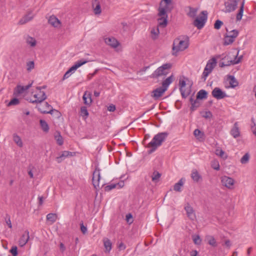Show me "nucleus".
I'll list each match as a JSON object with an SVG mask.
<instances>
[{"mask_svg":"<svg viewBox=\"0 0 256 256\" xmlns=\"http://www.w3.org/2000/svg\"><path fill=\"white\" fill-rule=\"evenodd\" d=\"M168 133L167 132H160L154 136L152 140L148 143L146 147L150 148L148 151L149 154L154 152L157 148L160 146L167 138Z\"/></svg>","mask_w":256,"mask_h":256,"instance_id":"1","label":"nucleus"},{"mask_svg":"<svg viewBox=\"0 0 256 256\" xmlns=\"http://www.w3.org/2000/svg\"><path fill=\"white\" fill-rule=\"evenodd\" d=\"M184 210L186 212L188 216L192 220H194L196 218L193 208L190 206V204L187 203L184 206Z\"/></svg>","mask_w":256,"mask_h":256,"instance_id":"19","label":"nucleus"},{"mask_svg":"<svg viewBox=\"0 0 256 256\" xmlns=\"http://www.w3.org/2000/svg\"><path fill=\"white\" fill-rule=\"evenodd\" d=\"M34 68V61H30L26 62V70L30 72Z\"/></svg>","mask_w":256,"mask_h":256,"instance_id":"48","label":"nucleus"},{"mask_svg":"<svg viewBox=\"0 0 256 256\" xmlns=\"http://www.w3.org/2000/svg\"><path fill=\"white\" fill-rule=\"evenodd\" d=\"M251 121L253 125L251 126V129L254 134L256 136V124L254 122V120L253 118H252Z\"/></svg>","mask_w":256,"mask_h":256,"instance_id":"56","label":"nucleus"},{"mask_svg":"<svg viewBox=\"0 0 256 256\" xmlns=\"http://www.w3.org/2000/svg\"><path fill=\"white\" fill-rule=\"evenodd\" d=\"M40 126L42 130L45 132H48L49 131V126L46 120H40Z\"/></svg>","mask_w":256,"mask_h":256,"instance_id":"33","label":"nucleus"},{"mask_svg":"<svg viewBox=\"0 0 256 256\" xmlns=\"http://www.w3.org/2000/svg\"><path fill=\"white\" fill-rule=\"evenodd\" d=\"M163 2H164L165 5H169L172 3V0H162L161 1L160 5L162 6Z\"/></svg>","mask_w":256,"mask_h":256,"instance_id":"63","label":"nucleus"},{"mask_svg":"<svg viewBox=\"0 0 256 256\" xmlns=\"http://www.w3.org/2000/svg\"><path fill=\"white\" fill-rule=\"evenodd\" d=\"M180 94L182 97L183 98H186L190 94L191 92V86H190L188 88H180Z\"/></svg>","mask_w":256,"mask_h":256,"instance_id":"31","label":"nucleus"},{"mask_svg":"<svg viewBox=\"0 0 256 256\" xmlns=\"http://www.w3.org/2000/svg\"><path fill=\"white\" fill-rule=\"evenodd\" d=\"M244 0L242 2L240 8L238 10V12L236 14V20L237 21H240L242 20V16H243V12L244 9Z\"/></svg>","mask_w":256,"mask_h":256,"instance_id":"32","label":"nucleus"},{"mask_svg":"<svg viewBox=\"0 0 256 256\" xmlns=\"http://www.w3.org/2000/svg\"><path fill=\"white\" fill-rule=\"evenodd\" d=\"M100 169L98 166L96 167L95 170L93 172L92 184L94 188H97L99 186V182L100 178Z\"/></svg>","mask_w":256,"mask_h":256,"instance_id":"11","label":"nucleus"},{"mask_svg":"<svg viewBox=\"0 0 256 256\" xmlns=\"http://www.w3.org/2000/svg\"><path fill=\"white\" fill-rule=\"evenodd\" d=\"M230 33H232V34H226L224 36V42L223 44L224 46L232 44L234 41V39L238 36V31L236 30H233L230 31Z\"/></svg>","mask_w":256,"mask_h":256,"instance_id":"7","label":"nucleus"},{"mask_svg":"<svg viewBox=\"0 0 256 256\" xmlns=\"http://www.w3.org/2000/svg\"><path fill=\"white\" fill-rule=\"evenodd\" d=\"M212 96L218 100H220L227 96L226 94L219 88H215L212 92Z\"/></svg>","mask_w":256,"mask_h":256,"instance_id":"12","label":"nucleus"},{"mask_svg":"<svg viewBox=\"0 0 256 256\" xmlns=\"http://www.w3.org/2000/svg\"><path fill=\"white\" fill-rule=\"evenodd\" d=\"M54 138L59 146H62L63 144V138L60 132H58V134L54 136Z\"/></svg>","mask_w":256,"mask_h":256,"instance_id":"40","label":"nucleus"},{"mask_svg":"<svg viewBox=\"0 0 256 256\" xmlns=\"http://www.w3.org/2000/svg\"><path fill=\"white\" fill-rule=\"evenodd\" d=\"M184 182L183 178H182L178 182L174 184V190L176 192H180L182 191L181 187L184 185Z\"/></svg>","mask_w":256,"mask_h":256,"instance_id":"34","label":"nucleus"},{"mask_svg":"<svg viewBox=\"0 0 256 256\" xmlns=\"http://www.w3.org/2000/svg\"><path fill=\"white\" fill-rule=\"evenodd\" d=\"M92 6L95 14H100L102 12L100 5L98 0H92Z\"/></svg>","mask_w":256,"mask_h":256,"instance_id":"24","label":"nucleus"},{"mask_svg":"<svg viewBox=\"0 0 256 256\" xmlns=\"http://www.w3.org/2000/svg\"><path fill=\"white\" fill-rule=\"evenodd\" d=\"M75 70V68H74L73 66L70 67L69 70L64 74L63 76L62 80H64L68 78L71 75V73L74 72Z\"/></svg>","mask_w":256,"mask_h":256,"instance_id":"39","label":"nucleus"},{"mask_svg":"<svg viewBox=\"0 0 256 256\" xmlns=\"http://www.w3.org/2000/svg\"><path fill=\"white\" fill-rule=\"evenodd\" d=\"M29 238V232L28 230H26L18 240L20 246L22 247L26 245Z\"/></svg>","mask_w":256,"mask_h":256,"instance_id":"17","label":"nucleus"},{"mask_svg":"<svg viewBox=\"0 0 256 256\" xmlns=\"http://www.w3.org/2000/svg\"><path fill=\"white\" fill-rule=\"evenodd\" d=\"M221 182L223 186L228 188H232L234 180L233 178L227 176H224L222 178Z\"/></svg>","mask_w":256,"mask_h":256,"instance_id":"13","label":"nucleus"},{"mask_svg":"<svg viewBox=\"0 0 256 256\" xmlns=\"http://www.w3.org/2000/svg\"><path fill=\"white\" fill-rule=\"evenodd\" d=\"M238 54V52H237V54L235 56L234 60H228L229 59V56H224L222 58V60H228V64H225V62H220V63H219L220 67L223 68V67H224L226 66H230L231 64L234 65V64H238L240 62V60H241V59L242 58V56H240V57L237 58Z\"/></svg>","mask_w":256,"mask_h":256,"instance_id":"8","label":"nucleus"},{"mask_svg":"<svg viewBox=\"0 0 256 256\" xmlns=\"http://www.w3.org/2000/svg\"><path fill=\"white\" fill-rule=\"evenodd\" d=\"M179 85L180 88H184L186 85V82L184 80H180Z\"/></svg>","mask_w":256,"mask_h":256,"instance_id":"61","label":"nucleus"},{"mask_svg":"<svg viewBox=\"0 0 256 256\" xmlns=\"http://www.w3.org/2000/svg\"><path fill=\"white\" fill-rule=\"evenodd\" d=\"M34 100H30V102L32 103H41L44 100L46 99L47 96L46 93L43 91H39V92L37 94H35L34 96Z\"/></svg>","mask_w":256,"mask_h":256,"instance_id":"10","label":"nucleus"},{"mask_svg":"<svg viewBox=\"0 0 256 256\" xmlns=\"http://www.w3.org/2000/svg\"><path fill=\"white\" fill-rule=\"evenodd\" d=\"M48 23L54 27H58L60 24V20L55 16H52L48 20Z\"/></svg>","mask_w":256,"mask_h":256,"instance_id":"27","label":"nucleus"},{"mask_svg":"<svg viewBox=\"0 0 256 256\" xmlns=\"http://www.w3.org/2000/svg\"><path fill=\"white\" fill-rule=\"evenodd\" d=\"M10 252L12 254V256H17L18 254L17 247L16 246H12Z\"/></svg>","mask_w":256,"mask_h":256,"instance_id":"57","label":"nucleus"},{"mask_svg":"<svg viewBox=\"0 0 256 256\" xmlns=\"http://www.w3.org/2000/svg\"><path fill=\"white\" fill-rule=\"evenodd\" d=\"M172 67L170 63H166L158 67L150 76L151 78H158L161 76H166Z\"/></svg>","mask_w":256,"mask_h":256,"instance_id":"3","label":"nucleus"},{"mask_svg":"<svg viewBox=\"0 0 256 256\" xmlns=\"http://www.w3.org/2000/svg\"><path fill=\"white\" fill-rule=\"evenodd\" d=\"M26 42L31 46H34L36 45V40L34 38L30 36L26 40Z\"/></svg>","mask_w":256,"mask_h":256,"instance_id":"45","label":"nucleus"},{"mask_svg":"<svg viewBox=\"0 0 256 256\" xmlns=\"http://www.w3.org/2000/svg\"><path fill=\"white\" fill-rule=\"evenodd\" d=\"M207 239L208 240V244L214 247H216L217 246L216 240L214 239V238L213 236H208V237Z\"/></svg>","mask_w":256,"mask_h":256,"instance_id":"42","label":"nucleus"},{"mask_svg":"<svg viewBox=\"0 0 256 256\" xmlns=\"http://www.w3.org/2000/svg\"><path fill=\"white\" fill-rule=\"evenodd\" d=\"M230 133L234 138H237L240 136V131L238 122H236L234 124L232 128L230 130Z\"/></svg>","mask_w":256,"mask_h":256,"instance_id":"20","label":"nucleus"},{"mask_svg":"<svg viewBox=\"0 0 256 256\" xmlns=\"http://www.w3.org/2000/svg\"><path fill=\"white\" fill-rule=\"evenodd\" d=\"M5 220L6 222L8 224V226L11 228H12V224L10 221V216L8 214H6Z\"/></svg>","mask_w":256,"mask_h":256,"instance_id":"59","label":"nucleus"},{"mask_svg":"<svg viewBox=\"0 0 256 256\" xmlns=\"http://www.w3.org/2000/svg\"><path fill=\"white\" fill-rule=\"evenodd\" d=\"M216 154L217 156H218L222 158H224V159H226L227 158V156H224V152L222 150H218V149L216 150Z\"/></svg>","mask_w":256,"mask_h":256,"instance_id":"52","label":"nucleus"},{"mask_svg":"<svg viewBox=\"0 0 256 256\" xmlns=\"http://www.w3.org/2000/svg\"><path fill=\"white\" fill-rule=\"evenodd\" d=\"M158 26H158L156 28H153L151 30L150 32L152 34V38L154 40H155L158 38V35L160 33Z\"/></svg>","mask_w":256,"mask_h":256,"instance_id":"37","label":"nucleus"},{"mask_svg":"<svg viewBox=\"0 0 256 256\" xmlns=\"http://www.w3.org/2000/svg\"><path fill=\"white\" fill-rule=\"evenodd\" d=\"M34 16L32 14V12H29L27 14L24 16L22 18L18 24H24L26 23L27 22L31 20L33 18Z\"/></svg>","mask_w":256,"mask_h":256,"instance_id":"23","label":"nucleus"},{"mask_svg":"<svg viewBox=\"0 0 256 256\" xmlns=\"http://www.w3.org/2000/svg\"><path fill=\"white\" fill-rule=\"evenodd\" d=\"M116 184H111L110 185H108L104 187V190L105 191L108 192L112 190V189L116 188Z\"/></svg>","mask_w":256,"mask_h":256,"instance_id":"58","label":"nucleus"},{"mask_svg":"<svg viewBox=\"0 0 256 256\" xmlns=\"http://www.w3.org/2000/svg\"><path fill=\"white\" fill-rule=\"evenodd\" d=\"M240 0H228L225 2L224 6L226 8V12H234L238 6V2Z\"/></svg>","mask_w":256,"mask_h":256,"instance_id":"9","label":"nucleus"},{"mask_svg":"<svg viewBox=\"0 0 256 256\" xmlns=\"http://www.w3.org/2000/svg\"><path fill=\"white\" fill-rule=\"evenodd\" d=\"M108 110L110 112H114L116 110V106L113 104H111L108 106Z\"/></svg>","mask_w":256,"mask_h":256,"instance_id":"62","label":"nucleus"},{"mask_svg":"<svg viewBox=\"0 0 256 256\" xmlns=\"http://www.w3.org/2000/svg\"><path fill=\"white\" fill-rule=\"evenodd\" d=\"M32 83L33 82L26 86L18 85L14 88V94H21L24 93L26 90H28L32 86Z\"/></svg>","mask_w":256,"mask_h":256,"instance_id":"16","label":"nucleus"},{"mask_svg":"<svg viewBox=\"0 0 256 256\" xmlns=\"http://www.w3.org/2000/svg\"><path fill=\"white\" fill-rule=\"evenodd\" d=\"M20 103V100L17 98H12L8 104V106L17 105Z\"/></svg>","mask_w":256,"mask_h":256,"instance_id":"51","label":"nucleus"},{"mask_svg":"<svg viewBox=\"0 0 256 256\" xmlns=\"http://www.w3.org/2000/svg\"><path fill=\"white\" fill-rule=\"evenodd\" d=\"M223 22L220 20H217L214 24V28L216 30L220 29V27L222 26Z\"/></svg>","mask_w":256,"mask_h":256,"instance_id":"50","label":"nucleus"},{"mask_svg":"<svg viewBox=\"0 0 256 256\" xmlns=\"http://www.w3.org/2000/svg\"><path fill=\"white\" fill-rule=\"evenodd\" d=\"M174 76L173 74H172L162 82V86L161 87L166 91L169 85L174 81Z\"/></svg>","mask_w":256,"mask_h":256,"instance_id":"21","label":"nucleus"},{"mask_svg":"<svg viewBox=\"0 0 256 256\" xmlns=\"http://www.w3.org/2000/svg\"><path fill=\"white\" fill-rule=\"evenodd\" d=\"M198 8H192L188 6L186 8L187 16L190 18H194L196 16Z\"/></svg>","mask_w":256,"mask_h":256,"instance_id":"18","label":"nucleus"},{"mask_svg":"<svg viewBox=\"0 0 256 256\" xmlns=\"http://www.w3.org/2000/svg\"><path fill=\"white\" fill-rule=\"evenodd\" d=\"M228 80L232 88H234L238 85V82L234 76L228 75Z\"/></svg>","mask_w":256,"mask_h":256,"instance_id":"28","label":"nucleus"},{"mask_svg":"<svg viewBox=\"0 0 256 256\" xmlns=\"http://www.w3.org/2000/svg\"><path fill=\"white\" fill-rule=\"evenodd\" d=\"M202 114H202V116L206 118H212V112L209 110L204 112H202Z\"/></svg>","mask_w":256,"mask_h":256,"instance_id":"54","label":"nucleus"},{"mask_svg":"<svg viewBox=\"0 0 256 256\" xmlns=\"http://www.w3.org/2000/svg\"><path fill=\"white\" fill-rule=\"evenodd\" d=\"M170 10L169 8V5H164L163 7L160 5L158 9V16L160 17L158 19V26L162 28L166 26L168 18L167 12H170Z\"/></svg>","mask_w":256,"mask_h":256,"instance_id":"2","label":"nucleus"},{"mask_svg":"<svg viewBox=\"0 0 256 256\" xmlns=\"http://www.w3.org/2000/svg\"><path fill=\"white\" fill-rule=\"evenodd\" d=\"M208 12L206 10L202 11L199 16H198L193 22V24L198 30L202 29L204 26L208 19Z\"/></svg>","mask_w":256,"mask_h":256,"instance_id":"5","label":"nucleus"},{"mask_svg":"<svg viewBox=\"0 0 256 256\" xmlns=\"http://www.w3.org/2000/svg\"><path fill=\"white\" fill-rule=\"evenodd\" d=\"M216 64V60L215 58H212L208 62L205 68H207L208 70L210 72L212 71Z\"/></svg>","mask_w":256,"mask_h":256,"instance_id":"22","label":"nucleus"},{"mask_svg":"<svg viewBox=\"0 0 256 256\" xmlns=\"http://www.w3.org/2000/svg\"><path fill=\"white\" fill-rule=\"evenodd\" d=\"M92 94L90 93L87 94V92H86L83 95L82 98L84 100V102L85 104L90 106V104L92 102Z\"/></svg>","mask_w":256,"mask_h":256,"instance_id":"29","label":"nucleus"},{"mask_svg":"<svg viewBox=\"0 0 256 256\" xmlns=\"http://www.w3.org/2000/svg\"><path fill=\"white\" fill-rule=\"evenodd\" d=\"M36 108L42 114H52L53 112H56L58 116L60 114V112L58 110L52 109V108H52L51 106L47 102L40 103V104L36 106Z\"/></svg>","mask_w":256,"mask_h":256,"instance_id":"6","label":"nucleus"},{"mask_svg":"<svg viewBox=\"0 0 256 256\" xmlns=\"http://www.w3.org/2000/svg\"><path fill=\"white\" fill-rule=\"evenodd\" d=\"M250 159V154L248 153H246L240 159V162L242 164H247Z\"/></svg>","mask_w":256,"mask_h":256,"instance_id":"44","label":"nucleus"},{"mask_svg":"<svg viewBox=\"0 0 256 256\" xmlns=\"http://www.w3.org/2000/svg\"><path fill=\"white\" fill-rule=\"evenodd\" d=\"M80 114L82 116L85 117V118H88V112L86 106H83L80 108Z\"/></svg>","mask_w":256,"mask_h":256,"instance_id":"43","label":"nucleus"},{"mask_svg":"<svg viewBox=\"0 0 256 256\" xmlns=\"http://www.w3.org/2000/svg\"><path fill=\"white\" fill-rule=\"evenodd\" d=\"M80 230H81L82 232V234H86L87 232V228L86 226H85L84 225V224L82 222L80 224Z\"/></svg>","mask_w":256,"mask_h":256,"instance_id":"60","label":"nucleus"},{"mask_svg":"<svg viewBox=\"0 0 256 256\" xmlns=\"http://www.w3.org/2000/svg\"><path fill=\"white\" fill-rule=\"evenodd\" d=\"M13 140L14 141L18 144V146L20 147L22 146V142L21 140V138L16 134H14L13 135Z\"/></svg>","mask_w":256,"mask_h":256,"instance_id":"38","label":"nucleus"},{"mask_svg":"<svg viewBox=\"0 0 256 256\" xmlns=\"http://www.w3.org/2000/svg\"><path fill=\"white\" fill-rule=\"evenodd\" d=\"M104 243L106 249L109 252L112 249V242L110 240L107 238L104 240Z\"/></svg>","mask_w":256,"mask_h":256,"instance_id":"41","label":"nucleus"},{"mask_svg":"<svg viewBox=\"0 0 256 256\" xmlns=\"http://www.w3.org/2000/svg\"><path fill=\"white\" fill-rule=\"evenodd\" d=\"M188 46V40H180V38L174 40L172 46V54L176 55L179 51H183Z\"/></svg>","mask_w":256,"mask_h":256,"instance_id":"4","label":"nucleus"},{"mask_svg":"<svg viewBox=\"0 0 256 256\" xmlns=\"http://www.w3.org/2000/svg\"><path fill=\"white\" fill-rule=\"evenodd\" d=\"M165 92L166 90L162 88H158L152 90L151 96L155 100H158Z\"/></svg>","mask_w":256,"mask_h":256,"instance_id":"15","label":"nucleus"},{"mask_svg":"<svg viewBox=\"0 0 256 256\" xmlns=\"http://www.w3.org/2000/svg\"><path fill=\"white\" fill-rule=\"evenodd\" d=\"M160 176L161 174L159 172L154 171L153 173V176H152V180L153 182L158 181L160 178Z\"/></svg>","mask_w":256,"mask_h":256,"instance_id":"46","label":"nucleus"},{"mask_svg":"<svg viewBox=\"0 0 256 256\" xmlns=\"http://www.w3.org/2000/svg\"><path fill=\"white\" fill-rule=\"evenodd\" d=\"M60 249L62 252H63L66 250V247L64 244L62 242H60Z\"/></svg>","mask_w":256,"mask_h":256,"instance_id":"64","label":"nucleus"},{"mask_svg":"<svg viewBox=\"0 0 256 256\" xmlns=\"http://www.w3.org/2000/svg\"><path fill=\"white\" fill-rule=\"evenodd\" d=\"M211 166L215 170H220V165L217 161H213L212 162Z\"/></svg>","mask_w":256,"mask_h":256,"instance_id":"55","label":"nucleus"},{"mask_svg":"<svg viewBox=\"0 0 256 256\" xmlns=\"http://www.w3.org/2000/svg\"><path fill=\"white\" fill-rule=\"evenodd\" d=\"M208 92L204 90H200L196 94V99L197 100H203L206 98L208 97Z\"/></svg>","mask_w":256,"mask_h":256,"instance_id":"30","label":"nucleus"},{"mask_svg":"<svg viewBox=\"0 0 256 256\" xmlns=\"http://www.w3.org/2000/svg\"><path fill=\"white\" fill-rule=\"evenodd\" d=\"M104 42L112 48H116L120 45L118 41L112 36L104 38Z\"/></svg>","mask_w":256,"mask_h":256,"instance_id":"14","label":"nucleus"},{"mask_svg":"<svg viewBox=\"0 0 256 256\" xmlns=\"http://www.w3.org/2000/svg\"><path fill=\"white\" fill-rule=\"evenodd\" d=\"M194 94L190 98V102L191 104V107L190 108L191 111L195 110L200 106V102L198 100L196 99V100H194L192 98Z\"/></svg>","mask_w":256,"mask_h":256,"instance_id":"26","label":"nucleus"},{"mask_svg":"<svg viewBox=\"0 0 256 256\" xmlns=\"http://www.w3.org/2000/svg\"><path fill=\"white\" fill-rule=\"evenodd\" d=\"M88 62V60H87L81 59L76 62L72 66L74 67V68H75V70H76L78 68L87 63Z\"/></svg>","mask_w":256,"mask_h":256,"instance_id":"35","label":"nucleus"},{"mask_svg":"<svg viewBox=\"0 0 256 256\" xmlns=\"http://www.w3.org/2000/svg\"><path fill=\"white\" fill-rule=\"evenodd\" d=\"M194 242L197 245H199L201 244L202 240L198 235L194 236L192 237Z\"/></svg>","mask_w":256,"mask_h":256,"instance_id":"49","label":"nucleus"},{"mask_svg":"<svg viewBox=\"0 0 256 256\" xmlns=\"http://www.w3.org/2000/svg\"><path fill=\"white\" fill-rule=\"evenodd\" d=\"M191 178L192 180L196 182H198L200 180H202V177L201 175L198 173L196 170H193L191 174Z\"/></svg>","mask_w":256,"mask_h":256,"instance_id":"25","label":"nucleus"},{"mask_svg":"<svg viewBox=\"0 0 256 256\" xmlns=\"http://www.w3.org/2000/svg\"><path fill=\"white\" fill-rule=\"evenodd\" d=\"M57 217L56 214L50 213L46 216V220L54 223L56 220Z\"/></svg>","mask_w":256,"mask_h":256,"instance_id":"36","label":"nucleus"},{"mask_svg":"<svg viewBox=\"0 0 256 256\" xmlns=\"http://www.w3.org/2000/svg\"><path fill=\"white\" fill-rule=\"evenodd\" d=\"M194 134L196 137L202 138L204 136V133L202 132L200 130L196 129L194 132Z\"/></svg>","mask_w":256,"mask_h":256,"instance_id":"53","label":"nucleus"},{"mask_svg":"<svg viewBox=\"0 0 256 256\" xmlns=\"http://www.w3.org/2000/svg\"><path fill=\"white\" fill-rule=\"evenodd\" d=\"M210 73H211V72L208 70V68H205L202 76V79L204 82Z\"/></svg>","mask_w":256,"mask_h":256,"instance_id":"47","label":"nucleus"}]
</instances>
